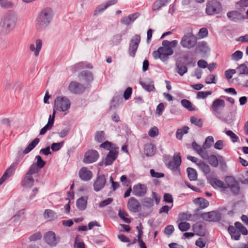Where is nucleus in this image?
Here are the masks:
<instances>
[{
	"instance_id": "obj_51",
	"label": "nucleus",
	"mask_w": 248,
	"mask_h": 248,
	"mask_svg": "<svg viewBox=\"0 0 248 248\" xmlns=\"http://www.w3.org/2000/svg\"><path fill=\"white\" fill-rule=\"evenodd\" d=\"M237 70L240 75H244L248 73V68L246 64L243 63L237 68Z\"/></svg>"
},
{
	"instance_id": "obj_61",
	"label": "nucleus",
	"mask_w": 248,
	"mask_h": 248,
	"mask_svg": "<svg viewBox=\"0 0 248 248\" xmlns=\"http://www.w3.org/2000/svg\"><path fill=\"white\" fill-rule=\"evenodd\" d=\"M212 93V92L211 91L206 92H198L197 93V98L204 99L208 95H211Z\"/></svg>"
},
{
	"instance_id": "obj_10",
	"label": "nucleus",
	"mask_w": 248,
	"mask_h": 248,
	"mask_svg": "<svg viewBox=\"0 0 248 248\" xmlns=\"http://www.w3.org/2000/svg\"><path fill=\"white\" fill-rule=\"evenodd\" d=\"M106 184V178L104 174L99 175L97 176L93 184V189L98 192L102 189Z\"/></svg>"
},
{
	"instance_id": "obj_11",
	"label": "nucleus",
	"mask_w": 248,
	"mask_h": 248,
	"mask_svg": "<svg viewBox=\"0 0 248 248\" xmlns=\"http://www.w3.org/2000/svg\"><path fill=\"white\" fill-rule=\"evenodd\" d=\"M99 154L96 150H89L84 155L83 161L85 163H92L97 160Z\"/></svg>"
},
{
	"instance_id": "obj_20",
	"label": "nucleus",
	"mask_w": 248,
	"mask_h": 248,
	"mask_svg": "<svg viewBox=\"0 0 248 248\" xmlns=\"http://www.w3.org/2000/svg\"><path fill=\"white\" fill-rule=\"evenodd\" d=\"M15 169L16 165L13 164L6 170L2 177L0 178V186L12 175Z\"/></svg>"
},
{
	"instance_id": "obj_13",
	"label": "nucleus",
	"mask_w": 248,
	"mask_h": 248,
	"mask_svg": "<svg viewBox=\"0 0 248 248\" xmlns=\"http://www.w3.org/2000/svg\"><path fill=\"white\" fill-rule=\"evenodd\" d=\"M117 150L118 149H112L109 151L104 160L105 166L112 164L116 159L118 153Z\"/></svg>"
},
{
	"instance_id": "obj_48",
	"label": "nucleus",
	"mask_w": 248,
	"mask_h": 248,
	"mask_svg": "<svg viewBox=\"0 0 248 248\" xmlns=\"http://www.w3.org/2000/svg\"><path fill=\"white\" fill-rule=\"evenodd\" d=\"M214 141V138L212 136H208L205 140L203 144V147L204 148H210Z\"/></svg>"
},
{
	"instance_id": "obj_6",
	"label": "nucleus",
	"mask_w": 248,
	"mask_h": 248,
	"mask_svg": "<svg viewBox=\"0 0 248 248\" xmlns=\"http://www.w3.org/2000/svg\"><path fill=\"white\" fill-rule=\"evenodd\" d=\"M197 43V37L192 33H188L182 37L180 44L184 48L190 49L194 47Z\"/></svg>"
},
{
	"instance_id": "obj_63",
	"label": "nucleus",
	"mask_w": 248,
	"mask_h": 248,
	"mask_svg": "<svg viewBox=\"0 0 248 248\" xmlns=\"http://www.w3.org/2000/svg\"><path fill=\"white\" fill-rule=\"evenodd\" d=\"M38 168H39L36 165L32 164L26 173L32 176V174L37 172Z\"/></svg>"
},
{
	"instance_id": "obj_37",
	"label": "nucleus",
	"mask_w": 248,
	"mask_h": 248,
	"mask_svg": "<svg viewBox=\"0 0 248 248\" xmlns=\"http://www.w3.org/2000/svg\"><path fill=\"white\" fill-rule=\"evenodd\" d=\"M44 217L48 220H52L57 217L55 212L50 209H46L44 214Z\"/></svg>"
},
{
	"instance_id": "obj_60",
	"label": "nucleus",
	"mask_w": 248,
	"mask_h": 248,
	"mask_svg": "<svg viewBox=\"0 0 248 248\" xmlns=\"http://www.w3.org/2000/svg\"><path fill=\"white\" fill-rule=\"evenodd\" d=\"M209 162L210 165L213 167H216L218 166V160L215 155H212L208 157Z\"/></svg>"
},
{
	"instance_id": "obj_27",
	"label": "nucleus",
	"mask_w": 248,
	"mask_h": 248,
	"mask_svg": "<svg viewBox=\"0 0 248 248\" xmlns=\"http://www.w3.org/2000/svg\"><path fill=\"white\" fill-rule=\"evenodd\" d=\"M194 203L199 206V209H203L209 205V202L203 198H198L193 200Z\"/></svg>"
},
{
	"instance_id": "obj_19",
	"label": "nucleus",
	"mask_w": 248,
	"mask_h": 248,
	"mask_svg": "<svg viewBox=\"0 0 248 248\" xmlns=\"http://www.w3.org/2000/svg\"><path fill=\"white\" fill-rule=\"evenodd\" d=\"M80 178L84 181L90 180L93 177V173L87 167H82L79 171Z\"/></svg>"
},
{
	"instance_id": "obj_44",
	"label": "nucleus",
	"mask_w": 248,
	"mask_h": 248,
	"mask_svg": "<svg viewBox=\"0 0 248 248\" xmlns=\"http://www.w3.org/2000/svg\"><path fill=\"white\" fill-rule=\"evenodd\" d=\"M140 84L145 90L148 92L154 91L155 90L153 82L146 83L141 82Z\"/></svg>"
},
{
	"instance_id": "obj_50",
	"label": "nucleus",
	"mask_w": 248,
	"mask_h": 248,
	"mask_svg": "<svg viewBox=\"0 0 248 248\" xmlns=\"http://www.w3.org/2000/svg\"><path fill=\"white\" fill-rule=\"evenodd\" d=\"M229 188L231 191L234 195H238L240 192V186L237 181Z\"/></svg>"
},
{
	"instance_id": "obj_45",
	"label": "nucleus",
	"mask_w": 248,
	"mask_h": 248,
	"mask_svg": "<svg viewBox=\"0 0 248 248\" xmlns=\"http://www.w3.org/2000/svg\"><path fill=\"white\" fill-rule=\"evenodd\" d=\"M105 133L103 131H97L95 135V140L99 142H101L105 140Z\"/></svg>"
},
{
	"instance_id": "obj_17",
	"label": "nucleus",
	"mask_w": 248,
	"mask_h": 248,
	"mask_svg": "<svg viewBox=\"0 0 248 248\" xmlns=\"http://www.w3.org/2000/svg\"><path fill=\"white\" fill-rule=\"evenodd\" d=\"M44 239L46 243L51 246H55L58 243L55 233L52 231L46 232L44 236Z\"/></svg>"
},
{
	"instance_id": "obj_25",
	"label": "nucleus",
	"mask_w": 248,
	"mask_h": 248,
	"mask_svg": "<svg viewBox=\"0 0 248 248\" xmlns=\"http://www.w3.org/2000/svg\"><path fill=\"white\" fill-rule=\"evenodd\" d=\"M34 181L32 176L26 173L21 182V185L25 187L30 188L33 186Z\"/></svg>"
},
{
	"instance_id": "obj_32",
	"label": "nucleus",
	"mask_w": 248,
	"mask_h": 248,
	"mask_svg": "<svg viewBox=\"0 0 248 248\" xmlns=\"http://www.w3.org/2000/svg\"><path fill=\"white\" fill-rule=\"evenodd\" d=\"M138 17V14L135 13L131 14L128 16L124 17L121 19V23L125 25H129L132 21H133Z\"/></svg>"
},
{
	"instance_id": "obj_46",
	"label": "nucleus",
	"mask_w": 248,
	"mask_h": 248,
	"mask_svg": "<svg viewBox=\"0 0 248 248\" xmlns=\"http://www.w3.org/2000/svg\"><path fill=\"white\" fill-rule=\"evenodd\" d=\"M178 228L182 232H185L190 228V225L186 222H182L178 224Z\"/></svg>"
},
{
	"instance_id": "obj_3",
	"label": "nucleus",
	"mask_w": 248,
	"mask_h": 248,
	"mask_svg": "<svg viewBox=\"0 0 248 248\" xmlns=\"http://www.w3.org/2000/svg\"><path fill=\"white\" fill-rule=\"evenodd\" d=\"M52 16L51 8L43 9L39 14L36 20V27L38 30L46 28L50 22Z\"/></svg>"
},
{
	"instance_id": "obj_58",
	"label": "nucleus",
	"mask_w": 248,
	"mask_h": 248,
	"mask_svg": "<svg viewBox=\"0 0 248 248\" xmlns=\"http://www.w3.org/2000/svg\"><path fill=\"white\" fill-rule=\"evenodd\" d=\"M42 237V234L40 232H37L31 235L29 237L30 241H35L40 240Z\"/></svg>"
},
{
	"instance_id": "obj_53",
	"label": "nucleus",
	"mask_w": 248,
	"mask_h": 248,
	"mask_svg": "<svg viewBox=\"0 0 248 248\" xmlns=\"http://www.w3.org/2000/svg\"><path fill=\"white\" fill-rule=\"evenodd\" d=\"M0 6L4 8H10L13 6V4L8 0H0Z\"/></svg>"
},
{
	"instance_id": "obj_18",
	"label": "nucleus",
	"mask_w": 248,
	"mask_h": 248,
	"mask_svg": "<svg viewBox=\"0 0 248 248\" xmlns=\"http://www.w3.org/2000/svg\"><path fill=\"white\" fill-rule=\"evenodd\" d=\"M42 46V42L40 39H37L34 43L30 44L29 48L31 51L33 52L35 57H38Z\"/></svg>"
},
{
	"instance_id": "obj_43",
	"label": "nucleus",
	"mask_w": 248,
	"mask_h": 248,
	"mask_svg": "<svg viewBox=\"0 0 248 248\" xmlns=\"http://www.w3.org/2000/svg\"><path fill=\"white\" fill-rule=\"evenodd\" d=\"M200 170L205 174H207L210 172V168L209 165L204 162H200L198 164Z\"/></svg>"
},
{
	"instance_id": "obj_31",
	"label": "nucleus",
	"mask_w": 248,
	"mask_h": 248,
	"mask_svg": "<svg viewBox=\"0 0 248 248\" xmlns=\"http://www.w3.org/2000/svg\"><path fill=\"white\" fill-rule=\"evenodd\" d=\"M155 152V146L151 143L147 144L144 146V153L147 156H152Z\"/></svg>"
},
{
	"instance_id": "obj_41",
	"label": "nucleus",
	"mask_w": 248,
	"mask_h": 248,
	"mask_svg": "<svg viewBox=\"0 0 248 248\" xmlns=\"http://www.w3.org/2000/svg\"><path fill=\"white\" fill-rule=\"evenodd\" d=\"M55 115V111L53 112L52 116H49L47 124L44 126L47 131L50 130L53 126L54 123V118Z\"/></svg>"
},
{
	"instance_id": "obj_28",
	"label": "nucleus",
	"mask_w": 248,
	"mask_h": 248,
	"mask_svg": "<svg viewBox=\"0 0 248 248\" xmlns=\"http://www.w3.org/2000/svg\"><path fill=\"white\" fill-rule=\"evenodd\" d=\"M227 16L230 20L235 22L244 18L243 15L236 11H232L228 12Z\"/></svg>"
},
{
	"instance_id": "obj_62",
	"label": "nucleus",
	"mask_w": 248,
	"mask_h": 248,
	"mask_svg": "<svg viewBox=\"0 0 248 248\" xmlns=\"http://www.w3.org/2000/svg\"><path fill=\"white\" fill-rule=\"evenodd\" d=\"M208 31L206 28H201L198 33V36L201 38H203L206 37L208 35Z\"/></svg>"
},
{
	"instance_id": "obj_55",
	"label": "nucleus",
	"mask_w": 248,
	"mask_h": 248,
	"mask_svg": "<svg viewBox=\"0 0 248 248\" xmlns=\"http://www.w3.org/2000/svg\"><path fill=\"white\" fill-rule=\"evenodd\" d=\"M190 122L192 124H194L195 125L198 126L200 127H202V119H198L194 116L190 117Z\"/></svg>"
},
{
	"instance_id": "obj_33",
	"label": "nucleus",
	"mask_w": 248,
	"mask_h": 248,
	"mask_svg": "<svg viewBox=\"0 0 248 248\" xmlns=\"http://www.w3.org/2000/svg\"><path fill=\"white\" fill-rule=\"evenodd\" d=\"M209 183L214 188H224V182L215 178L209 179Z\"/></svg>"
},
{
	"instance_id": "obj_7",
	"label": "nucleus",
	"mask_w": 248,
	"mask_h": 248,
	"mask_svg": "<svg viewBox=\"0 0 248 248\" xmlns=\"http://www.w3.org/2000/svg\"><path fill=\"white\" fill-rule=\"evenodd\" d=\"M200 217L208 222H218L221 219V214L217 211L205 212L200 215Z\"/></svg>"
},
{
	"instance_id": "obj_4",
	"label": "nucleus",
	"mask_w": 248,
	"mask_h": 248,
	"mask_svg": "<svg viewBox=\"0 0 248 248\" xmlns=\"http://www.w3.org/2000/svg\"><path fill=\"white\" fill-rule=\"evenodd\" d=\"M71 106V102L68 98L64 96H59L54 101L53 111L56 110L64 112L68 110Z\"/></svg>"
},
{
	"instance_id": "obj_12",
	"label": "nucleus",
	"mask_w": 248,
	"mask_h": 248,
	"mask_svg": "<svg viewBox=\"0 0 248 248\" xmlns=\"http://www.w3.org/2000/svg\"><path fill=\"white\" fill-rule=\"evenodd\" d=\"M128 209L132 212L137 213L141 209V205L139 202L135 198L131 197L127 202Z\"/></svg>"
},
{
	"instance_id": "obj_26",
	"label": "nucleus",
	"mask_w": 248,
	"mask_h": 248,
	"mask_svg": "<svg viewBox=\"0 0 248 248\" xmlns=\"http://www.w3.org/2000/svg\"><path fill=\"white\" fill-rule=\"evenodd\" d=\"M118 0H109L104 5L99 6L94 11V15H97L100 13L106 10L108 7L116 4Z\"/></svg>"
},
{
	"instance_id": "obj_34",
	"label": "nucleus",
	"mask_w": 248,
	"mask_h": 248,
	"mask_svg": "<svg viewBox=\"0 0 248 248\" xmlns=\"http://www.w3.org/2000/svg\"><path fill=\"white\" fill-rule=\"evenodd\" d=\"M189 129L187 126H184L181 128L178 129L176 132V137L179 140H181L184 134H187Z\"/></svg>"
},
{
	"instance_id": "obj_56",
	"label": "nucleus",
	"mask_w": 248,
	"mask_h": 248,
	"mask_svg": "<svg viewBox=\"0 0 248 248\" xmlns=\"http://www.w3.org/2000/svg\"><path fill=\"white\" fill-rule=\"evenodd\" d=\"M159 134L158 129L157 127L154 126L148 131V135L151 138H155Z\"/></svg>"
},
{
	"instance_id": "obj_16",
	"label": "nucleus",
	"mask_w": 248,
	"mask_h": 248,
	"mask_svg": "<svg viewBox=\"0 0 248 248\" xmlns=\"http://www.w3.org/2000/svg\"><path fill=\"white\" fill-rule=\"evenodd\" d=\"M69 90L74 93H82L85 90L83 85L76 81H72L69 86Z\"/></svg>"
},
{
	"instance_id": "obj_52",
	"label": "nucleus",
	"mask_w": 248,
	"mask_h": 248,
	"mask_svg": "<svg viewBox=\"0 0 248 248\" xmlns=\"http://www.w3.org/2000/svg\"><path fill=\"white\" fill-rule=\"evenodd\" d=\"M192 215L190 214L182 213L179 215V219L181 221L191 220Z\"/></svg>"
},
{
	"instance_id": "obj_42",
	"label": "nucleus",
	"mask_w": 248,
	"mask_h": 248,
	"mask_svg": "<svg viewBox=\"0 0 248 248\" xmlns=\"http://www.w3.org/2000/svg\"><path fill=\"white\" fill-rule=\"evenodd\" d=\"M77 205L79 210H84L86 207L87 201L84 199V198H80L77 200Z\"/></svg>"
},
{
	"instance_id": "obj_22",
	"label": "nucleus",
	"mask_w": 248,
	"mask_h": 248,
	"mask_svg": "<svg viewBox=\"0 0 248 248\" xmlns=\"http://www.w3.org/2000/svg\"><path fill=\"white\" fill-rule=\"evenodd\" d=\"M15 169L16 165L13 164L6 170L2 177L0 178V186L12 175Z\"/></svg>"
},
{
	"instance_id": "obj_35",
	"label": "nucleus",
	"mask_w": 248,
	"mask_h": 248,
	"mask_svg": "<svg viewBox=\"0 0 248 248\" xmlns=\"http://www.w3.org/2000/svg\"><path fill=\"white\" fill-rule=\"evenodd\" d=\"M40 140L38 138H35L34 139L25 149L23 151L24 154H27L33 149L35 146L39 143Z\"/></svg>"
},
{
	"instance_id": "obj_64",
	"label": "nucleus",
	"mask_w": 248,
	"mask_h": 248,
	"mask_svg": "<svg viewBox=\"0 0 248 248\" xmlns=\"http://www.w3.org/2000/svg\"><path fill=\"white\" fill-rule=\"evenodd\" d=\"M207 148H204L202 147V148L198 153V154L204 159H207L209 157V155L207 151L206 150Z\"/></svg>"
},
{
	"instance_id": "obj_21",
	"label": "nucleus",
	"mask_w": 248,
	"mask_h": 248,
	"mask_svg": "<svg viewBox=\"0 0 248 248\" xmlns=\"http://www.w3.org/2000/svg\"><path fill=\"white\" fill-rule=\"evenodd\" d=\"M15 169L16 165L13 164L6 170L2 177L0 178V186L12 175Z\"/></svg>"
},
{
	"instance_id": "obj_2",
	"label": "nucleus",
	"mask_w": 248,
	"mask_h": 248,
	"mask_svg": "<svg viewBox=\"0 0 248 248\" xmlns=\"http://www.w3.org/2000/svg\"><path fill=\"white\" fill-rule=\"evenodd\" d=\"M17 21L16 15L14 13H8L5 14L0 22L1 31L9 33L15 28Z\"/></svg>"
},
{
	"instance_id": "obj_5",
	"label": "nucleus",
	"mask_w": 248,
	"mask_h": 248,
	"mask_svg": "<svg viewBox=\"0 0 248 248\" xmlns=\"http://www.w3.org/2000/svg\"><path fill=\"white\" fill-rule=\"evenodd\" d=\"M225 107V102L224 100L221 99H216L212 103L210 110L213 114L218 118L222 116V112Z\"/></svg>"
},
{
	"instance_id": "obj_54",
	"label": "nucleus",
	"mask_w": 248,
	"mask_h": 248,
	"mask_svg": "<svg viewBox=\"0 0 248 248\" xmlns=\"http://www.w3.org/2000/svg\"><path fill=\"white\" fill-rule=\"evenodd\" d=\"M118 215L125 222L128 223H130V219L125 217V216H127V214L124 210H119Z\"/></svg>"
},
{
	"instance_id": "obj_23",
	"label": "nucleus",
	"mask_w": 248,
	"mask_h": 248,
	"mask_svg": "<svg viewBox=\"0 0 248 248\" xmlns=\"http://www.w3.org/2000/svg\"><path fill=\"white\" fill-rule=\"evenodd\" d=\"M15 169L16 165L13 164L6 170L2 177L0 178V186L12 175Z\"/></svg>"
},
{
	"instance_id": "obj_57",
	"label": "nucleus",
	"mask_w": 248,
	"mask_h": 248,
	"mask_svg": "<svg viewBox=\"0 0 248 248\" xmlns=\"http://www.w3.org/2000/svg\"><path fill=\"white\" fill-rule=\"evenodd\" d=\"M226 134L227 135H228L231 138V140L233 142H235L238 141V137L236 134H235L232 131L228 130L226 132Z\"/></svg>"
},
{
	"instance_id": "obj_49",
	"label": "nucleus",
	"mask_w": 248,
	"mask_h": 248,
	"mask_svg": "<svg viewBox=\"0 0 248 248\" xmlns=\"http://www.w3.org/2000/svg\"><path fill=\"white\" fill-rule=\"evenodd\" d=\"M243 55V53L242 51L237 50L232 55L231 58L232 60L238 61L242 58Z\"/></svg>"
},
{
	"instance_id": "obj_1",
	"label": "nucleus",
	"mask_w": 248,
	"mask_h": 248,
	"mask_svg": "<svg viewBox=\"0 0 248 248\" xmlns=\"http://www.w3.org/2000/svg\"><path fill=\"white\" fill-rule=\"evenodd\" d=\"M178 41L175 40L171 42L163 40L162 43V46L153 52V57L155 59H160L163 62L167 61L169 56L172 55L174 52L172 48L176 47Z\"/></svg>"
},
{
	"instance_id": "obj_8",
	"label": "nucleus",
	"mask_w": 248,
	"mask_h": 248,
	"mask_svg": "<svg viewBox=\"0 0 248 248\" xmlns=\"http://www.w3.org/2000/svg\"><path fill=\"white\" fill-rule=\"evenodd\" d=\"M221 10V5L217 0H211L206 4V13L208 15H213L219 13Z\"/></svg>"
},
{
	"instance_id": "obj_39",
	"label": "nucleus",
	"mask_w": 248,
	"mask_h": 248,
	"mask_svg": "<svg viewBox=\"0 0 248 248\" xmlns=\"http://www.w3.org/2000/svg\"><path fill=\"white\" fill-rule=\"evenodd\" d=\"M188 177L190 181H195L197 179V173L196 170L191 168H188L186 169Z\"/></svg>"
},
{
	"instance_id": "obj_30",
	"label": "nucleus",
	"mask_w": 248,
	"mask_h": 248,
	"mask_svg": "<svg viewBox=\"0 0 248 248\" xmlns=\"http://www.w3.org/2000/svg\"><path fill=\"white\" fill-rule=\"evenodd\" d=\"M79 78H82V80H84L87 84L93 80V76L91 72L84 71L79 74Z\"/></svg>"
},
{
	"instance_id": "obj_15",
	"label": "nucleus",
	"mask_w": 248,
	"mask_h": 248,
	"mask_svg": "<svg viewBox=\"0 0 248 248\" xmlns=\"http://www.w3.org/2000/svg\"><path fill=\"white\" fill-rule=\"evenodd\" d=\"M147 192V187L144 185L139 184L134 185L133 188L132 193L133 195L138 196H143Z\"/></svg>"
},
{
	"instance_id": "obj_36",
	"label": "nucleus",
	"mask_w": 248,
	"mask_h": 248,
	"mask_svg": "<svg viewBox=\"0 0 248 248\" xmlns=\"http://www.w3.org/2000/svg\"><path fill=\"white\" fill-rule=\"evenodd\" d=\"M181 104L182 106L189 111H194L196 110L195 107L192 103L187 99H182L181 101Z\"/></svg>"
},
{
	"instance_id": "obj_47",
	"label": "nucleus",
	"mask_w": 248,
	"mask_h": 248,
	"mask_svg": "<svg viewBox=\"0 0 248 248\" xmlns=\"http://www.w3.org/2000/svg\"><path fill=\"white\" fill-rule=\"evenodd\" d=\"M100 147L101 148H104L107 150L110 151L112 149H118V148H116L113 146V145L110 142L108 141H106L103 143H102Z\"/></svg>"
},
{
	"instance_id": "obj_59",
	"label": "nucleus",
	"mask_w": 248,
	"mask_h": 248,
	"mask_svg": "<svg viewBox=\"0 0 248 248\" xmlns=\"http://www.w3.org/2000/svg\"><path fill=\"white\" fill-rule=\"evenodd\" d=\"M63 143L64 141H62L59 143H53L51 145V148L54 152L58 151L62 147Z\"/></svg>"
},
{
	"instance_id": "obj_29",
	"label": "nucleus",
	"mask_w": 248,
	"mask_h": 248,
	"mask_svg": "<svg viewBox=\"0 0 248 248\" xmlns=\"http://www.w3.org/2000/svg\"><path fill=\"white\" fill-rule=\"evenodd\" d=\"M228 231L232 239L235 240L240 239L241 235L239 231L237 230L233 226H229L228 228Z\"/></svg>"
},
{
	"instance_id": "obj_40",
	"label": "nucleus",
	"mask_w": 248,
	"mask_h": 248,
	"mask_svg": "<svg viewBox=\"0 0 248 248\" xmlns=\"http://www.w3.org/2000/svg\"><path fill=\"white\" fill-rule=\"evenodd\" d=\"M176 69L177 72L179 74L180 76H183L184 74L186 73L187 71V67L180 63L178 62L176 64Z\"/></svg>"
},
{
	"instance_id": "obj_24",
	"label": "nucleus",
	"mask_w": 248,
	"mask_h": 248,
	"mask_svg": "<svg viewBox=\"0 0 248 248\" xmlns=\"http://www.w3.org/2000/svg\"><path fill=\"white\" fill-rule=\"evenodd\" d=\"M15 169L16 165L13 164L6 170L2 177L0 178V186L12 175Z\"/></svg>"
},
{
	"instance_id": "obj_9",
	"label": "nucleus",
	"mask_w": 248,
	"mask_h": 248,
	"mask_svg": "<svg viewBox=\"0 0 248 248\" xmlns=\"http://www.w3.org/2000/svg\"><path fill=\"white\" fill-rule=\"evenodd\" d=\"M140 41V37L137 34L135 35L131 39L129 48V53L131 57H135Z\"/></svg>"
},
{
	"instance_id": "obj_38",
	"label": "nucleus",
	"mask_w": 248,
	"mask_h": 248,
	"mask_svg": "<svg viewBox=\"0 0 248 248\" xmlns=\"http://www.w3.org/2000/svg\"><path fill=\"white\" fill-rule=\"evenodd\" d=\"M224 182V189L230 188L232 186L237 182L232 176H226Z\"/></svg>"
},
{
	"instance_id": "obj_14",
	"label": "nucleus",
	"mask_w": 248,
	"mask_h": 248,
	"mask_svg": "<svg viewBox=\"0 0 248 248\" xmlns=\"http://www.w3.org/2000/svg\"><path fill=\"white\" fill-rule=\"evenodd\" d=\"M181 164V157L180 153L174 154L172 160L168 164V167L172 170H177Z\"/></svg>"
}]
</instances>
